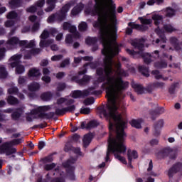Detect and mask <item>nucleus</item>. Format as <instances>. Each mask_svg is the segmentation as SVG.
<instances>
[{"label":"nucleus","mask_w":182,"mask_h":182,"mask_svg":"<svg viewBox=\"0 0 182 182\" xmlns=\"http://www.w3.org/2000/svg\"><path fill=\"white\" fill-rule=\"evenodd\" d=\"M87 15L98 16V23L94 25H117V12L114 0H95L93 9L87 7L85 11Z\"/></svg>","instance_id":"nucleus-1"},{"label":"nucleus","mask_w":182,"mask_h":182,"mask_svg":"<svg viewBox=\"0 0 182 182\" xmlns=\"http://www.w3.org/2000/svg\"><path fill=\"white\" fill-rule=\"evenodd\" d=\"M144 39L132 41L131 45L135 48V50L126 49V52L134 56V58H143L145 63H150L153 59H157L159 58V50H155L154 53L150 55L147 53H143V48H144Z\"/></svg>","instance_id":"nucleus-2"},{"label":"nucleus","mask_w":182,"mask_h":182,"mask_svg":"<svg viewBox=\"0 0 182 182\" xmlns=\"http://www.w3.org/2000/svg\"><path fill=\"white\" fill-rule=\"evenodd\" d=\"M16 45H19V46H24L26 49L25 52L24 58L26 59H31V56L32 55H38L41 52L40 48H35L36 44L35 43V40L30 41L29 43L26 41H19V39L16 37H13L10 38L7 42V48L9 49H14Z\"/></svg>","instance_id":"nucleus-3"},{"label":"nucleus","mask_w":182,"mask_h":182,"mask_svg":"<svg viewBox=\"0 0 182 182\" xmlns=\"http://www.w3.org/2000/svg\"><path fill=\"white\" fill-rule=\"evenodd\" d=\"M73 5L74 4L72 1L65 4L64 6H63L60 14H52L48 18L47 22L48 23H53L55 21L62 22V21H63L65 18H66V14H68V12L70 9V6H73Z\"/></svg>","instance_id":"nucleus-4"},{"label":"nucleus","mask_w":182,"mask_h":182,"mask_svg":"<svg viewBox=\"0 0 182 182\" xmlns=\"http://www.w3.org/2000/svg\"><path fill=\"white\" fill-rule=\"evenodd\" d=\"M76 159H69L67 162H65L63 165L67 168V178L70 181H75L76 180V176H75V167L72 166L74 164Z\"/></svg>","instance_id":"nucleus-5"},{"label":"nucleus","mask_w":182,"mask_h":182,"mask_svg":"<svg viewBox=\"0 0 182 182\" xmlns=\"http://www.w3.org/2000/svg\"><path fill=\"white\" fill-rule=\"evenodd\" d=\"M22 58V55H14L10 58L11 68H16V73L21 75L25 72V67L22 65H19V60Z\"/></svg>","instance_id":"nucleus-6"},{"label":"nucleus","mask_w":182,"mask_h":182,"mask_svg":"<svg viewBox=\"0 0 182 182\" xmlns=\"http://www.w3.org/2000/svg\"><path fill=\"white\" fill-rule=\"evenodd\" d=\"M1 143H2V138H0V144ZM14 153H16V149L14 148L9 141L4 142L0 146V154L11 156Z\"/></svg>","instance_id":"nucleus-7"},{"label":"nucleus","mask_w":182,"mask_h":182,"mask_svg":"<svg viewBox=\"0 0 182 182\" xmlns=\"http://www.w3.org/2000/svg\"><path fill=\"white\" fill-rule=\"evenodd\" d=\"M50 109V106H41L35 108L34 109L31 110V114H28L26 117L27 122H32L33 119H35L34 114H39L41 112H48V110Z\"/></svg>","instance_id":"nucleus-8"},{"label":"nucleus","mask_w":182,"mask_h":182,"mask_svg":"<svg viewBox=\"0 0 182 182\" xmlns=\"http://www.w3.org/2000/svg\"><path fill=\"white\" fill-rule=\"evenodd\" d=\"M40 48H48L49 45H52V43H53V39L46 40L48 39V38H49V33L46 30L43 31V32L40 36Z\"/></svg>","instance_id":"nucleus-9"},{"label":"nucleus","mask_w":182,"mask_h":182,"mask_svg":"<svg viewBox=\"0 0 182 182\" xmlns=\"http://www.w3.org/2000/svg\"><path fill=\"white\" fill-rule=\"evenodd\" d=\"M96 91H95L94 88H89L88 90L80 91L76 90L73 92L72 97L74 99H79V97H83L85 96H89V95H96Z\"/></svg>","instance_id":"nucleus-10"},{"label":"nucleus","mask_w":182,"mask_h":182,"mask_svg":"<svg viewBox=\"0 0 182 182\" xmlns=\"http://www.w3.org/2000/svg\"><path fill=\"white\" fill-rule=\"evenodd\" d=\"M63 29L64 31H69V32L73 33V38H75L76 39L80 37V34H79V32H76V26L70 25V23H63Z\"/></svg>","instance_id":"nucleus-11"},{"label":"nucleus","mask_w":182,"mask_h":182,"mask_svg":"<svg viewBox=\"0 0 182 182\" xmlns=\"http://www.w3.org/2000/svg\"><path fill=\"white\" fill-rule=\"evenodd\" d=\"M43 5H45V0H39L35 4V5L27 8L26 12H28L30 14H35V11H38L39 8H42Z\"/></svg>","instance_id":"nucleus-12"},{"label":"nucleus","mask_w":182,"mask_h":182,"mask_svg":"<svg viewBox=\"0 0 182 182\" xmlns=\"http://www.w3.org/2000/svg\"><path fill=\"white\" fill-rule=\"evenodd\" d=\"M164 126V121L163 119L159 120L154 125V136H160L161 128Z\"/></svg>","instance_id":"nucleus-13"},{"label":"nucleus","mask_w":182,"mask_h":182,"mask_svg":"<svg viewBox=\"0 0 182 182\" xmlns=\"http://www.w3.org/2000/svg\"><path fill=\"white\" fill-rule=\"evenodd\" d=\"M182 167V164L180 163H178L175 165L173 166V167H171L168 173V175L169 177H173V176H174V174H176V173H178V171H180V170L181 169Z\"/></svg>","instance_id":"nucleus-14"},{"label":"nucleus","mask_w":182,"mask_h":182,"mask_svg":"<svg viewBox=\"0 0 182 182\" xmlns=\"http://www.w3.org/2000/svg\"><path fill=\"white\" fill-rule=\"evenodd\" d=\"M18 92V87H12L8 90V93H9V95H17L19 99H25V95Z\"/></svg>","instance_id":"nucleus-15"},{"label":"nucleus","mask_w":182,"mask_h":182,"mask_svg":"<svg viewBox=\"0 0 182 182\" xmlns=\"http://www.w3.org/2000/svg\"><path fill=\"white\" fill-rule=\"evenodd\" d=\"M152 20L154 21V24L157 26L163 22V16L154 14H152Z\"/></svg>","instance_id":"nucleus-16"},{"label":"nucleus","mask_w":182,"mask_h":182,"mask_svg":"<svg viewBox=\"0 0 182 182\" xmlns=\"http://www.w3.org/2000/svg\"><path fill=\"white\" fill-rule=\"evenodd\" d=\"M132 87L134 89L138 95H143L144 93V88L140 84L132 83Z\"/></svg>","instance_id":"nucleus-17"},{"label":"nucleus","mask_w":182,"mask_h":182,"mask_svg":"<svg viewBox=\"0 0 182 182\" xmlns=\"http://www.w3.org/2000/svg\"><path fill=\"white\" fill-rule=\"evenodd\" d=\"M92 139H93V134H85L83 138L84 147H87V146L90 144V141H92Z\"/></svg>","instance_id":"nucleus-18"},{"label":"nucleus","mask_w":182,"mask_h":182,"mask_svg":"<svg viewBox=\"0 0 182 182\" xmlns=\"http://www.w3.org/2000/svg\"><path fill=\"white\" fill-rule=\"evenodd\" d=\"M63 103H65V105H69L75 103V100H73V99H68L63 97H61L57 100L58 105H62Z\"/></svg>","instance_id":"nucleus-19"},{"label":"nucleus","mask_w":182,"mask_h":182,"mask_svg":"<svg viewBox=\"0 0 182 182\" xmlns=\"http://www.w3.org/2000/svg\"><path fill=\"white\" fill-rule=\"evenodd\" d=\"M48 8L45 9L46 12H52L55 9V4H56V0H47Z\"/></svg>","instance_id":"nucleus-20"},{"label":"nucleus","mask_w":182,"mask_h":182,"mask_svg":"<svg viewBox=\"0 0 182 182\" xmlns=\"http://www.w3.org/2000/svg\"><path fill=\"white\" fill-rule=\"evenodd\" d=\"M22 2H23V0H11L9 2V6L11 9H15V8H18L22 5Z\"/></svg>","instance_id":"nucleus-21"},{"label":"nucleus","mask_w":182,"mask_h":182,"mask_svg":"<svg viewBox=\"0 0 182 182\" xmlns=\"http://www.w3.org/2000/svg\"><path fill=\"white\" fill-rule=\"evenodd\" d=\"M82 9H83V4H79L78 5H77L73 9V10L71 11V14L75 16L77 15V14H80Z\"/></svg>","instance_id":"nucleus-22"},{"label":"nucleus","mask_w":182,"mask_h":182,"mask_svg":"<svg viewBox=\"0 0 182 182\" xmlns=\"http://www.w3.org/2000/svg\"><path fill=\"white\" fill-rule=\"evenodd\" d=\"M41 75V71L37 68H31L28 72L29 77H38Z\"/></svg>","instance_id":"nucleus-23"},{"label":"nucleus","mask_w":182,"mask_h":182,"mask_svg":"<svg viewBox=\"0 0 182 182\" xmlns=\"http://www.w3.org/2000/svg\"><path fill=\"white\" fill-rule=\"evenodd\" d=\"M45 112L46 111L38 112L39 117H41V119H52V117L55 116V113L53 112L45 113Z\"/></svg>","instance_id":"nucleus-24"},{"label":"nucleus","mask_w":182,"mask_h":182,"mask_svg":"<svg viewBox=\"0 0 182 182\" xmlns=\"http://www.w3.org/2000/svg\"><path fill=\"white\" fill-rule=\"evenodd\" d=\"M163 28L164 31L168 33H171V32H176V31H177V28L171 26V24H164Z\"/></svg>","instance_id":"nucleus-25"},{"label":"nucleus","mask_w":182,"mask_h":182,"mask_svg":"<svg viewBox=\"0 0 182 182\" xmlns=\"http://www.w3.org/2000/svg\"><path fill=\"white\" fill-rule=\"evenodd\" d=\"M28 87L30 92H36V90H39V89H41V85L38 82H33L28 85Z\"/></svg>","instance_id":"nucleus-26"},{"label":"nucleus","mask_w":182,"mask_h":182,"mask_svg":"<svg viewBox=\"0 0 182 182\" xmlns=\"http://www.w3.org/2000/svg\"><path fill=\"white\" fill-rule=\"evenodd\" d=\"M127 156H128V160H129V163H132V160L133 159H137V157H138L137 151L128 150Z\"/></svg>","instance_id":"nucleus-27"},{"label":"nucleus","mask_w":182,"mask_h":182,"mask_svg":"<svg viewBox=\"0 0 182 182\" xmlns=\"http://www.w3.org/2000/svg\"><path fill=\"white\" fill-rule=\"evenodd\" d=\"M168 154H170V149H166L159 152L157 157L158 159H164V157H166Z\"/></svg>","instance_id":"nucleus-28"},{"label":"nucleus","mask_w":182,"mask_h":182,"mask_svg":"<svg viewBox=\"0 0 182 182\" xmlns=\"http://www.w3.org/2000/svg\"><path fill=\"white\" fill-rule=\"evenodd\" d=\"M141 119H132L130 122V124L132 127H135V129H140L141 127Z\"/></svg>","instance_id":"nucleus-29"},{"label":"nucleus","mask_w":182,"mask_h":182,"mask_svg":"<svg viewBox=\"0 0 182 182\" xmlns=\"http://www.w3.org/2000/svg\"><path fill=\"white\" fill-rule=\"evenodd\" d=\"M128 26L132 27V29H137L138 31H144V25H139L134 23H129Z\"/></svg>","instance_id":"nucleus-30"},{"label":"nucleus","mask_w":182,"mask_h":182,"mask_svg":"<svg viewBox=\"0 0 182 182\" xmlns=\"http://www.w3.org/2000/svg\"><path fill=\"white\" fill-rule=\"evenodd\" d=\"M165 15L166 18H171L176 15V10L171 8H166L165 11Z\"/></svg>","instance_id":"nucleus-31"},{"label":"nucleus","mask_w":182,"mask_h":182,"mask_svg":"<svg viewBox=\"0 0 182 182\" xmlns=\"http://www.w3.org/2000/svg\"><path fill=\"white\" fill-rule=\"evenodd\" d=\"M170 42L176 50H178L180 49V44H178V40L176 38V37L171 38Z\"/></svg>","instance_id":"nucleus-32"},{"label":"nucleus","mask_w":182,"mask_h":182,"mask_svg":"<svg viewBox=\"0 0 182 182\" xmlns=\"http://www.w3.org/2000/svg\"><path fill=\"white\" fill-rule=\"evenodd\" d=\"M7 103H9V105H18L19 101H18V99L15 98L14 96H9L7 98Z\"/></svg>","instance_id":"nucleus-33"},{"label":"nucleus","mask_w":182,"mask_h":182,"mask_svg":"<svg viewBox=\"0 0 182 182\" xmlns=\"http://www.w3.org/2000/svg\"><path fill=\"white\" fill-rule=\"evenodd\" d=\"M41 97L44 102H48V100H50V99H52V93L44 92L41 95Z\"/></svg>","instance_id":"nucleus-34"},{"label":"nucleus","mask_w":182,"mask_h":182,"mask_svg":"<svg viewBox=\"0 0 182 182\" xmlns=\"http://www.w3.org/2000/svg\"><path fill=\"white\" fill-rule=\"evenodd\" d=\"M139 69L144 76H146V77H149V68L147 67L139 66Z\"/></svg>","instance_id":"nucleus-35"},{"label":"nucleus","mask_w":182,"mask_h":182,"mask_svg":"<svg viewBox=\"0 0 182 182\" xmlns=\"http://www.w3.org/2000/svg\"><path fill=\"white\" fill-rule=\"evenodd\" d=\"M156 109L151 112V114L152 116H154L156 114H163V113H164V108L157 107V105H156Z\"/></svg>","instance_id":"nucleus-36"},{"label":"nucleus","mask_w":182,"mask_h":182,"mask_svg":"<svg viewBox=\"0 0 182 182\" xmlns=\"http://www.w3.org/2000/svg\"><path fill=\"white\" fill-rule=\"evenodd\" d=\"M90 80V77H89L88 75H85L82 79L78 81V83L79 85H80V86H83V85H86V83H87V82Z\"/></svg>","instance_id":"nucleus-37"},{"label":"nucleus","mask_w":182,"mask_h":182,"mask_svg":"<svg viewBox=\"0 0 182 182\" xmlns=\"http://www.w3.org/2000/svg\"><path fill=\"white\" fill-rule=\"evenodd\" d=\"M139 19L142 25H150L152 22L151 19L144 17H139Z\"/></svg>","instance_id":"nucleus-38"},{"label":"nucleus","mask_w":182,"mask_h":182,"mask_svg":"<svg viewBox=\"0 0 182 182\" xmlns=\"http://www.w3.org/2000/svg\"><path fill=\"white\" fill-rule=\"evenodd\" d=\"M85 42L87 45H95L97 42V38L88 37L86 38Z\"/></svg>","instance_id":"nucleus-39"},{"label":"nucleus","mask_w":182,"mask_h":182,"mask_svg":"<svg viewBox=\"0 0 182 182\" xmlns=\"http://www.w3.org/2000/svg\"><path fill=\"white\" fill-rule=\"evenodd\" d=\"M98 124L99 123H97V121H91L87 124V129L97 127Z\"/></svg>","instance_id":"nucleus-40"},{"label":"nucleus","mask_w":182,"mask_h":182,"mask_svg":"<svg viewBox=\"0 0 182 182\" xmlns=\"http://www.w3.org/2000/svg\"><path fill=\"white\" fill-rule=\"evenodd\" d=\"M95 103V99L93 97H89L84 100V105L85 106H90V105H93Z\"/></svg>","instance_id":"nucleus-41"},{"label":"nucleus","mask_w":182,"mask_h":182,"mask_svg":"<svg viewBox=\"0 0 182 182\" xmlns=\"http://www.w3.org/2000/svg\"><path fill=\"white\" fill-rule=\"evenodd\" d=\"M65 113H66V108H57L55 109V114L58 116H63Z\"/></svg>","instance_id":"nucleus-42"},{"label":"nucleus","mask_w":182,"mask_h":182,"mask_svg":"<svg viewBox=\"0 0 182 182\" xmlns=\"http://www.w3.org/2000/svg\"><path fill=\"white\" fill-rule=\"evenodd\" d=\"M157 2L158 5H160L161 4H163V0H149L146 2V4L149 5V6H151L154 5Z\"/></svg>","instance_id":"nucleus-43"},{"label":"nucleus","mask_w":182,"mask_h":182,"mask_svg":"<svg viewBox=\"0 0 182 182\" xmlns=\"http://www.w3.org/2000/svg\"><path fill=\"white\" fill-rule=\"evenodd\" d=\"M56 167V164L53 163L50 164H46L44 166V169L47 171H49L50 170H53Z\"/></svg>","instance_id":"nucleus-44"},{"label":"nucleus","mask_w":182,"mask_h":182,"mask_svg":"<svg viewBox=\"0 0 182 182\" xmlns=\"http://www.w3.org/2000/svg\"><path fill=\"white\" fill-rule=\"evenodd\" d=\"M9 142L12 147V146H18V144H21V143H22V139H14Z\"/></svg>","instance_id":"nucleus-45"},{"label":"nucleus","mask_w":182,"mask_h":182,"mask_svg":"<svg viewBox=\"0 0 182 182\" xmlns=\"http://www.w3.org/2000/svg\"><path fill=\"white\" fill-rule=\"evenodd\" d=\"M79 31L81 32H83L84 31H86L87 29V23L86 22H82L79 26Z\"/></svg>","instance_id":"nucleus-46"},{"label":"nucleus","mask_w":182,"mask_h":182,"mask_svg":"<svg viewBox=\"0 0 182 182\" xmlns=\"http://www.w3.org/2000/svg\"><path fill=\"white\" fill-rule=\"evenodd\" d=\"M63 58V55H55L51 57L52 62H58V60H61Z\"/></svg>","instance_id":"nucleus-47"},{"label":"nucleus","mask_w":182,"mask_h":182,"mask_svg":"<svg viewBox=\"0 0 182 182\" xmlns=\"http://www.w3.org/2000/svg\"><path fill=\"white\" fill-rule=\"evenodd\" d=\"M156 33H157V35H159V36H160L162 39L163 42H166V37H164V36H163V31H161V30H160V28H156L155 30Z\"/></svg>","instance_id":"nucleus-48"},{"label":"nucleus","mask_w":182,"mask_h":182,"mask_svg":"<svg viewBox=\"0 0 182 182\" xmlns=\"http://www.w3.org/2000/svg\"><path fill=\"white\" fill-rule=\"evenodd\" d=\"M70 63V60L69 58H66L63 60L60 63V68H66Z\"/></svg>","instance_id":"nucleus-49"},{"label":"nucleus","mask_w":182,"mask_h":182,"mask_svg":"<svg viewBox=\"0 0 182 182\" xmlns=\"http://www.w3.org/2000/svg\"><path fill=\"white\" fill-rule=\"evenodd\" d=\"M18 16V14L15 11H11L7 15L8 19H15Z\"/></svg>","instance_id":"nucleus-50"},{"label":"nucleus","mask_w":182,"mask_h":182,"mask_svg":"<svg viewBox=\"0 0 182 182\" xmlns=\"http://www.w3.org/2000/svg\"><path fill=\"white\" fill-rule=\"evenodd\" d=\"M8 73H6V70H5V67L1 66L0 67V76L1 77H5L7 76Z\"/></svg>","instance_id":"nucleus-51"},{"label":"nucleus","mask_w":182,"mask_h":182,"mask_svg":"<svg viewBox=\"0 0 182 182\" xmlns=\"http://www.w3.org/2000/svg\"><path fill=\"white\" fill-rule=\"evenodd\" d=\"M66 89V85L65 83H58L57 87L58 92H62V90H65Z\"/></svg>","instance_id":"nucleus-52"},{"label":"nucleus","mask_w":182,"mask_h":182,"mask_svg":"<svg viewBox=\"0 0 182 182\" xmlns=\"http://www.w3.org/2000/svg\"><path fill=\"white\" fill-rule=\"evenodd\" d=\"M73 42V36L72 35H67L65 37V43L70 45Z\"/></svg>","instance_id":"nucleus-53"},{"label":"nucleus","mask_w":182,"mask_h":182,"mask_svg":"<svg viewBox=\"0 0 182 182\" xmlns=\"http://www.w3.org/2000/svg\"><path fill=\"white\" fill-rule=\"evenodd\" d=\"M80 113L81 114H89L90 113V108H82Z\"/></svg>","instance_id":"nucleus-54"},{"label":"nucleus","mask_w":182,"mask_h":182,"mask_svg":"<svg viewBox=\"0 0 182 182\" xmlns=\"http://www.w3.org/2000/svg\"><path fill=\"white\" fill-rule=\"evenodd\" d=\"M75 109H76V107H75V105H71V106L65 107V112H75Z\"/></svg>","instance_id":"nucleus-55"},{"label":"nucleus","mask_w":182,"mask_h":182,"mask_svg":"<svg viewBox=\"0 0 182 182\" xmlns=\"http://www.w3.org/2000/svg\"><path fill=\"white\" fill-rule=\"evenodd\" d=\"M155 67L156 68H167V63L166 62H163L161 63H156L155 64Z\"/></svg>","instance_id":"nucleus-56"},{"label":"nucleus","mask_w":182,"mask_h":182,"mask_svg":"<svg viewBox=\"0 0 182 182\" xmlns=\"http://www.w3.org/2000/svg\"><path fill=\"white\" fill-rule=\"evenodd\" d=\"M152 75H154L156 79H161V77H162L161 75H160V73L159 72V70L152 71Z\"/></svg>","instance_id":"nucleus-57"},{"label":"nucleus","mask_w":182,"mask_h":182,"mask_svg":"<svg viewBox=\"0 0 182 182\" xmlns=\"http://www.w3.org/2000/svg\"><path fill=\"white\" fill-rule=\"evenodd\" d=\"M21 116V112H15L11 114V117L14 119V120H16V119H19Z\"/></svg>","instance_id":"nucleus-58"},{"label":"nucleus","mask_w":182,"mask_h":182,"mask_svg":"<svg viewBox=\"0 0 182 182\" xmlns=\"http://www.w3.org/2000/svg\"><path fill=\"white\" fill-rule=\"evenodd\" d=\"M43 161L44 163H52V161H53V158H52V156H47L44 158Z\"/></svg>","instance_id":"nucleus-59"},{"label":"nucleus","mask_w":182,"mask_h":182,"mask_svg":"<svg viewBox=\"0 0 182 182\" xmlns=\"http://www.w3.org/2000/svg\"><path fill=\"white\" fill-rule=\"evenodd\" d=\"M43 82H45L46 83H50V77L49 76H43L42 77Z\"/></svg>","instance_id":"nucleus-60"},{"label":"nucleus","mask_w":182,"mask_h":182,"mask_svg":"<svg viewBox=\"0 0 182 182\" xmlns=\"http://www.w3.org/2000/svg\"><path fill=\"white\" fill-rule=\"evenodd\" d=\"M25 82H26V77H20L18 78V84L19 85H23V83H25Z\"/></svg>","instance_id":"nucleus-61"},{"label":"nucleus","mask_w":182,"mask_h":182,"mask_svg":"<svg viewBox=\"0 0 182 182\" xmlns=\"http://www.w3.org/2000/svg\"><path fill=\"white\" fill-rule=\"evenodd\" d=\"M39 29V24L38 23H35L32 27V31L33 32H36Z\"/></svg>","instance_id":"nucleus-62"},{"label":"nucleus","mask_w":182,"mask_h":182,"mask_svg":"<svg viewBox=\"0 0 182 182\" xmlns=\"http://www.w3.org/2000/svg\"><path fill=\"white\" fill-rule=\"evenodd\" d=\"M55 76L57 79H62V77L65 76V73L63 72L58 73Z\"/></svg>","instance_id":"nucleus-63"},{"label":"nucleus","mask_w":182,"mask_h":182,"mask_svg":"<svg viewBox=\"0 0 182 182\" xmlns=\"http://www.w3.org/2000/svg\"><path fill=\"white\" fill-rule=\"evenodd\" d=\"M51 182H65V179L63 178H57L55 179H53Z\"/></svg>","instance_id":"nucleus-64"}]
</instances>
